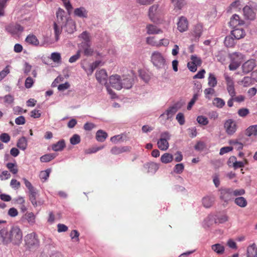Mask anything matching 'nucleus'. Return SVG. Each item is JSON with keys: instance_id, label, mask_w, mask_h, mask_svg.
<instances>
[{"instance_id": "f257e3e1", "label": "nucleus", "mask_w": 257, "mask_h": 257, "mask_svg": "<svg viewBox=\"0 0 257 257\" xmlns=\"http://www.w3.org/2000/svg\"><path fill=\"white\" fill-rule=\"evenodd\" d=\"M229 58L230 63L229 65L230 70L234 71L236 70L243 61L245 56L240 52H233L229 55Z\"/></svg>"}, {"instance_id": "f03ea898", "label": "nucleus", "mask_w": 257, "mask_h": 257, "mask_svg": "<svg viewBox=\"0 0 257 257\" xmlns=\"http://www.w3.org/2000/svg\"><path fill=\"white\" fill-rule=\"evenodd\" d=\"M10 242L15 245H19L22 241L23 232L18 226H13L10 230Z\"/></svg>"}, {"instance_id": "7ed1b4c3", "label": "nucleus", "mask_w": 257, "mask_h": 257, "mask_svg": "<svg viewBox=\"0 0 257 257\" xmlns=\"http://www.w3.org/2000/svg\"><path fill=\"white\" fill-rule=\"evenodd\" d=\"M151 62L157 69L164 68L166 65V59L163 55L159 51H154L151 56Z\"/></svg>"}, {"instance_id": "20e7f679", "label": "nucleus", "mask_w": 257, "mask_h": 257, "mask_svg": "<svg viewBox=\"0 0 257 257\" xmlns=\"http://www.w3.org/2000/svg\"><path fill=\"white\" fill-rule=\"evenodd\" d=\"M231 191L232 188H221L219 190L220 199L226 204L228 203L233 198Z\"/></svg>"}, {"instance_id": "39448f33", "label": "nucleus", "mask_w": 257, "mask_h": 257, "mask_svg": "<svg viewBox=\"0 0 257 257\" xmlns=\"http://www.w3.org/2000/svg\"><path fill=\"white\" fill-rule=\"evenodd\" d=\"M20 221L23 223H27L32 226L36 224V216L32 212H27L22 216Z\"/></svg>"}, {"instance_id": "423d86ee", "label": "nucleus", "mask_w": 257, "mask_h": 257, "mask_svg": "<svg viewBox=\"0 0 257 257\" xmlns=\"http://www.w3.org/2000/svg\"><path fill=\"white\" fill-rule=\"evenodd\" d=\"M223 76L226 83V89L228 93L230 96H235L236 92L233 78L229 76L227 73H224Z\"/></svg>"}, {"instance_id": "0eeeda50", "label": "nucleus", "mask_w": 257, "mask_h": 257, "mask_svg": "<svg viewBox=\"0 0 257 257\" xmlns=\"http://www.w3.org/2000/svg\"><path fill=\"white\" fill-rule=\"evenodd\" d=\"M25 242L29 247L37 245L39 243V239L37 234L34 232L28 234L25 236Z\"/></svg>"}, {"instance_id": "6e6552de", "label": "nucleus", "mask_w": 257, "mask_h": 257, "mask_svg": "<svg viewBox=\"0 0 257 257\" xmlns=\"http://www.w3.org/2000/svg\"><path fill=\"white\" fill-rule=\"evenodd\" d=\"M180 107L181 105L179 103H175L173 106H170L168 109H167L164 113L161 115L160 117L166 116V119L168 120L173 117V116Z\"/></svg>"}, {"instance_id": "1a4fd4ad", "label": "nucleus", "mask_w": 257, "mask_h": 257, "mask_svg": "<svg viewBox=\"0 0 257 257\" xmlns=\"http://www.w3.org/2000/svg\"><path fill=\"white\" fill-rule=\"evenodd\" d=\"M224 127L228 135H232L236 131L237 125L235 122L232 119H229L225 121Z\"/></svg>"}, {"instance_id": "9d476101", "label": "nucleus", "mask_w": 257, "mask_h": 257, "mask_svg": "<svg viewBox=\"0 0 257 257\" xmlns=\"http://www.w3.org/2000/svg\"><path fill=\"white\" fill-rule=\"evenodd\" d=\"M109 81L110 85L113 88L118 90L122 89V85L120 84L121 77L119 75L115 74L110 76Z\"/></svg>"}, {"instance_id": "9b49d317", "label": "nucleus", "mask_w": 257, "mask_h": 257, "mask_svg": "<svg viewBox=\"0 0 257 257\" xmlns=\"http://www.w3.org/2000/svg\"><path fill=\"white\" fill-rule=\"evenodd\" d=\"M134 83V78L130 75H123L121 77V85L122 88L130 89L132 88Z\"/></svg>"}, {"instance_id": "f8f14e48", "label": "nucleus", "mask_w": 257, "mask_h": 257, "mask_svg": "<svg viewBox=\"0 0 257 257\" xmlns=\"http://www.w3.org/2000/svg\"><path fill=\"white\" fill-rule=\"evenodd\" d=\"M256 9H253L251 5L245 6L243 9L244 16L249 20H254L255 17Z\"/></svg>"}, {"instance_id": "ddd939ff", "label": "nucleus", "mask_w": 257, "mask_h": 257, "mask_svg": "<svg viewBox=\"0 0 257 257\" xmlns=\"http://www.w3.org/2000/svg\"><path fill=\"white\" fill-rule=\"evenodd\" d=\"M256 66V63L255 60L253 59H249L244 63L242 65V72L244 74H247L254 69Z\"/></svg>"}, {"instance_id": "4468645a", "label": "nucleus", "mask_w": 257, "mask_h": 257, "mask_svg": "<svg viewBox=\"0 0 257 257\" xmlns=\"http://www.w3.org/2000/svg\"><path fill=\"white\" fill-rule=\"evenodd\" d=\"M95 77L99 83L104 85L107 84V74L105 70L101 69L97 71L95 73Z\"/></svg>"}, {"instance_id": "2eb2a0df", "label": "nucleus", "mask_w": 257, "mask_h": 257, "mask_svg": "<svg viewBox=\"0 0 257 257\" xmlns=\"http://www.w3.org/2000/svg\"><path fill=\"white\" fill-rule=\"evenodd\" d=\"M131 147L129 146H114L110 150V153L113 155H118L123 153L130 152Z\"/></svg>"}, {"instance_id": "dca6fc26", "label": "nucleus", "mask_w": 257, "mask_h": 257, "mask_svg": "<svg viewBox=\"0 0 257 257\" xmlns=\"http://www.w3.org/2000/svg\"><path fill=\"white\" fill-rule=\"evenodd\" d=\"M188 28V22L186 18L182 16L177 23V29L181 33L186 31Z\"/></svg>"}, {"instance_id": "f3484780", "label": "nucleus", "mask_w": 257, "mask_h": 257, "mask_svg": "<svg viewBox=\"0 0 257 257\" xmlns=\"http://www.w3.org/2000/svg\"><path fill=\"white\" fill-rule=\"evenodd\" d=\"M158 7L159 6L158 5H154L149 8L148 16L152 22H155L158 20Z\"/></svg>"}, {"instance_id": "a211bd4d", "label": "nucleus", "mask_w": 257, "mask_h": 257, "mask_svg": "<svg viewBox=\"0 0 257 257\" xmlns=\"http://www.w3.org/2000/svg\"><path fill=\"white\" fill-rule=\"evenodd\" d=\"M10 233L5 228L0 230V240L4 244H8L10 242Z\"/></svg>"}, {"instance_id": "6ab92c4d", "label": "nucleus", "mask_w": 257, "mask_h": 257, "mask_svg": "<svg viewBox=\"0 0 257 257\" xmlns=\"http://www.w3.org/2000/svg\"><path fill=\"white\" fill-rule=\"evenodd\" d=\"M242 24H243V21L240 20L239 16L236 14H234L232 16L229 22V26L233 28H235L237 26Z\"/></svg>"}, {"instance_id": "aec40b11", "label": "nucleus", "mask_w": 257, "mask_h": 257, "mask_svg": "<svg viewBox=\"0 0 257 257\" xmlns=\"http://www.w3.org/2000/svg\"><path fill=\"white\" fill-rule=\"evenodd\" d=\"M231 35L235 39L239 40L245 36V33L242 29L236 28L231 31Z\"/></svg>"}, {"instance_id": "412c9836", "label": "nucleus", "mask_w": 257, "mask_h": 257, "mask_svg": "<svg viewBox=\"0 0 257 257\" xmlns=\"http://www.w3.org/2000/svg\"><path fill=\"white\" fill-rule=\"evenodd\" d=\"M66 147L65 142L64 140H61L52 145V149L55 152L61 151Z\"/></svg>"}, {"instance_id": "4be33fe9", "label": "nucleus", "mask_w": 257, "mask_h": 257, "mask_svg": "<svg viewBox=\"0 0 257 257\" xmlns=\"http://www.w3.org/2000/svg\"><path fill=\"white\" fill-rule=\"evenodd\" d=\"M37 194L35 190L29 192V198L34 207H37L38 205H40L43 203L39 201H37Z\"/></svg>"}, {"instance_id": "5701e85b", "label": "nucleus", "mask_w": 257, "mask_h": 257, "mask_svg": "<svg viewBox=\"0 0 257 257\" xmlns=\"http://www.w3.org/2000/svg\"><path fill=\"white\" fill-rule=\"evenodd\" d=\"M247 257H257V248L256 245L253 243L247 248Z\"/></svg>"}, {"instance_id": "b1692460", "label": "nucleus", "mask_w": 257, "mask_h": 257, "mask_svg": "<svg viewBox=\"0 0 257 257\" xmlns=\"http://www.w3.org/2000/svg\"><path fill=\"white\" fill-rule=\"evenodd\" d=\"M26 42L31 45L38 46L39 44V41L37 37L33 34H30L27 36L25 39Z\"/></svg>"}, {"instance_id": "393cba45", "label": "nucleus", "mask_w": 257, "mask_h": 257, "mask_svg": "<svg viewBox=\"0 0 257 257\" xmlns=\"http://www.w3.org/2000/svg\"><path fill=\"white\" fill-rule=\"evenodd\" d=\"M158 148L162 151H166L169 148V143L166 139L160 138L157 143Z\"/></svg>"}, {"instance_id": "a878e982", "label": "nucleus", "mask_w": 257, "mask_h": 257, "mask_svg": "<svg viewBox=\"0 0 257 257\" xmlns=\"http://www.w3.org/2000/svg\"><path fill=\"white\" fill-rule=\"evenodd\" d=\"M217 84V80L215 74L209 73L208 77V85L209 87H215Z\"/></svg>"}, {"instance_id": "bb28decb", "label": "nucleus", "mask_w": 257, "mask_h": 257, "mask_svg": "<svg viewBox=\"0 0 257 257\" xmlns=\"http://www.w3.org/2000/svg\"><path fill=\"white\" fill-rule=\"evenodd\" d=\"M228 162L229 163H231V162H232V166L235 169H236L239 168L243 167L244 166L243 162L237 161L236 158L235 157H230L229 159Z\"/></svg>"}, {"instance_id": "cd10ccee", "label": "nucleus", "mask_w": 257, "mask_h": 257, "mask_svg": "<svg viewBox=\"0 0 257 257\" xmlns=\"http://www.w3.org/2000/svg\"><path fill=\"white\" fill-rule=\"evenodd\" d=\"M107 134L105 132L99 130L96 132V139L98 142H103L107 138Z\"/></svg>"}, {"instance_id": "c85d7f7f", "label": "nucleus", "mask_w": 257, "mask_h": 257, "mask_svg": "<svg viewBox=\"0 0 257 257\" xmlns=\"http://www.w3.org/2000/svg\"><path fill=\"white\" fill-rule=\"evenodd\" d=\"M74 14L80 18H87V12L83 7L77 8L74 10Z\"/></svg>"}, {"instance_id": "c756f323", "label": "nucleus", "mask_w": 257, "mask_h": 257, "mask_svg": "<svg viewBox=\"0 0 257 257\" xmlns=\"http://www.w3.org/2000/svg\"><path fill=\"white\" fill-rule=\"evenodd\" d=\"M146 29L147 30V34L149 35L157 34L162 32L161 30L160 29H158L156 26L151 24L147 25L146 27Z\"/></svg>"}, {"instance_id": "7c9ffc66", "label": "nucleus", "mask_w": 257, "mask_h": 257, "mask_svg": "<svg viewBox=\"0 0 257 257\" xmlns=\"http://www.w3.org/2000/svg\"><path fill=\"white\" fill-rule=\"evenodd\" d=\"M245 134L248 137L257 135V124L249 126L245 131Z\"/></svg>"}, {"instance_id": "2f4dec72", "label": "nucleus", "mask_w": 257, "mask_h": 257, "mask_svg": "<svg viewBox=\"0 0 257 257\" xmlns=\"http://www.w3.org/2000/svg\"><path fill=\"white\" fill-rule=\"evenodd\" d=\"M160 160L163 163L168 164L173 161V156L171 154L166 153L162 155Z\"/></svg>"}, {"instance_id": "473e14b6", "label": "nucleus", "mask_w": 257, "mask_h": 257, "mask_svg": "<svg viewBox=\"0 0 257 257\" xmlns=\"http://www.w3.org/2000/svg\"><path fill=\"white\" fill-rule=\"evenodd\" d=\"M214 198L212 197L207 196L205 197L202 199V203L204 207L209 208L211 207L214 202Z\"/></svg>"}, {"instance_id": "72a5a7b5", "label": "nucleus", "mask_w": 257, "mask_h": 257, "mask_svg": "<svg viewBox=\"0 0 257 257\" xmlns=\"http://www.w3.org/2000/svg\"><path fill=\"white\" fill-rule=\"evenodd\" d=\"M17 146L22 150H25L27 147V141L25 137H22L19 139Z\"/></svg>"}, {"instance_id": "f704fd0d", "label": "nucleus", "mask_w": 257, "mask_h": 257, "mask_svg": "<svg viewBox=\"0 0 257 257\" xmlns=\"http://www.w3.org/2000/svg\"><path fill=\"white\" fill-rule=\"evenodd\" d=\"M235 203L240 207H245L247 204L246 200L243 197H238L235 199Z\"/></svg>"}, {"instance_id": "c9c22d12", "label": "nucleus", "mask_w": 257, "mask_h": 257, "mask_svg": "<svg viewBox=\"0 0 257 257\" xmlns=\"http://www.w3.org/2000/svg\"><path fill=\"white\" fill-rule=\"evenodd\" d=\"M211 248L214 251L216 252L217 254H222L224 251V246L219 243H217L212 245L211 246Z\"/></svg>"}, {"instance_id": "e433bc0d", "label": "nucleus", "mask_w": 257, "mask_h": 257, "mask_svg": "<svg viewBox=\"0 0 257 257\" xmlns=\"http://www.w3.org/2000/svg\"><path fill=\"white\" fill-rule=\"evenodd\" d=\"M224 43L227 47H232L235 45V41L231 36H227L225 38Z\"/></svg>"}, {"instance_id": "4c0bfd02", "label": "nucleus", "mask_w": 257, "mask_h": 257, "mask_svg": "<svg viewBox=\"0 0 257 257\" xmlns=\"http://www.w3.org/2000/svg\"><path fill=\"white\" fill-rule=\"evenodd\" d=\"M139 76L145 82H148L150 80L151 77L148 72L145 70H140L139 71Z\"/></svg>"}, {"instance_id": "58836bf2", "label": "nucleus", "mask_w": 257, "mask_h": 257, "mask_svg": "<svg viewBox=\"0 0 257 257\" xmlns=\"http://www.w3.org/2000/svg\"><path fill=\"white\" fill-rule=\"evenodd\" d=\"M239 84L243 87H248L252 84L251 78L245 76L239 82Z\"/></svg>"}, {"instance_id": "ea45409f", "label": "nucleus", "mask_w": 257, "mask_h": 257, "mask_svg": "<svg viewBox=\"0 0 257 257\" xmlns=\"http://www.w3.org/2000/svg\"><path fill=\"white\" fill-rule=\"evenodd\" d=\"M56 157L54 154H47L42 156L40 158V161L42 162H48Z\"/></svg>"}, {"instance_id": "a19ab883", "label": "nucleus", "mask_w": 257, "mask_h": 257, "mask_svg": "<svg viewBox=\"0 0 257 257\" xmlns=\"http://www.w3.org/2000/svg\"><path fill=\"white\" fill-rule=\"evenodd\" d=\"M213 104L218 108H222L225 105V101L220 98L216 97L213 100Z\"/></svg>"}, {"instance_id": "79ce46f5", "label": "nucleus", "mask_w": 257, "mask_h": 257, "mask_svg": "<svg viewBox=\"0 0 257 257\" xmlns=\"http://www.w3.org/2000/svg\"><path fill=\"white\" fill-rule=\"evenodd\" d=\"M175 9L181 10L185 5L184 0H171Z\"/></svg>"}, {"instance_id": "37998d69", "label": "nucleus", "mask_w": 257, "mask_h": 257, "mask_svg": "<svg viewBox=\"0 0 257 257\" xmlns=\"http://www.w3.org/2000/svg\"><path fill=\"white\" fill-rule=\"evenodd\" d=\"M51 59L55 63H60L61 62V57L59 53L53 52L51 54Z\"/></svg>"}, {"instance_id": "c03bdc74", "label": "nucleus", "mask_w": 257, "mask_h": 257, "mask_svg": "<svg viewBox=\"0 0 257 257\" xmlns=\"http://www.w3.org/2000/svg\"><path fill=\"white\" fill-rule=\"evenodd\" d=\"M54 30L56 41L59 40V36L62 32L61 27L59 26L55 22L54 23Z\"/></svg>"}, {"instance_id": "a18cd8bd", "label": "nucleus", "mask_w": 257, "mask_h": 257, "mask_svg": "<svg viewBox=\"0 0 257 257\" xmlns=\"http://www.w3.org/2000/svg\"><path fill=\"white\" fill-rule=\"evenodd\" d=\"M7 167L10 171L14 174H17L18 172L17 166L16 164L9 163L7 164Z\"/></svg>"}, {"instance_id": "49530a36", "label": "nucleus", "mask_w": 257, "mask_h": 257, "mask_svg": "<svg viewBox=\"0 0 257 257\" xmlns=\"http://www.w3.org/2000/svg\"><path fill=\"white\" fill-rule=\"evenodd\" d=\"M80 141V137L77 134H74L70 139V142L73 145H76L79 144Z\"/></svg>"}, {"instance_id": "de8ad7c7", "label": "nucleus", "mask_w": 257, "mask_h": 257, "mask_svg": "<svg viewBox=\"0 0 257 257\" xmlns=\"http://www.w3.org/2000/svg\"><path fill=\"white\" fill-rule=\"evenodd\" d=\"M122 134L114 136L110 138V141L114 144H117L123 141Z\"/></svg>"}, {"instance_id": "09e8293b", "label": "nucleus", "mask_w": 257, "mask_h": 257, "mask_svg": "<svg viewBox=\"0 0 257 257\" xmlns=\"http://www.w3.org/2000/svg\"><path fill=\"white\" fill-rule=\"evenodd\" d=\"M50 172L51 170L49 169L41 171L40 174V179L43 180V181H46L49 178Z\"/></svg>"}, {"instance_id": "8fccbe9b", "label": "nucleus", "mask_w": 257, "mask_h": 257, "mask_svg": "<svg viewBox=\"0 0 257 257\" xmlns=\"http://www.w3.org/2000/svg\"><path fill=\"white\" fill-rule=\"evenodd\" d=\"M84 54L85 56H91L93 53V49H92L88 43L85 44L84 47Z\"/></svg>"}, {"instance_id": "3c124183", "label": "nucleus", "mask_w": 257, "mask_h": 257, "mask_svg": "<svg viewBox=\"0 0 257 257\" xmlns=\"http://www.w3.org/2000/svg\"><path fill=\"white\" fill-rule=\"evenodd\" d=\"M80 234L79 233V232L76 230H73L72 231H71V233H70V236L71 238V239L73 241H76V242H79V236Z\"/></svg>"}, {"instance_id": "603ef678", "label": "nucleus", "mask_w": 257, "mask_h": 257, "mask_svg": "<svg viewBox=\"0 0 257 257\" xmlns=\"http://www.w3.org/2000/svg\"><path fill=\"white\" fill-rule=\"evenodd\" d=\"M104 148L103 146L97 147H93L91 148H89L85 150V154H90L92 153H95L97 151L102 150Z\"/></svg>"}, {"instance_id": "864d4df0", "label": "nucleus", "mask_w": 257, "mask_h": 257, "mask_svg": "<svg viewBox=\"0 0 257 257\" xmlns=\"http://www.w3.org/2000/svg\"><path fill=\"white\" fill-rule=\"evenodd\" d=\"M197 121L199 124L203 125H207L209 122L207 118L202 115L198 116L197 118Z\"/></svg>"}, {"instance_id": "5fc2aeb1", "label": "nucleus", "mask_w": 257, "mask_h": 257, "mask_svg": "<svg viewBox=\"0 0 257 257\" xmlns=\"http://www.w3.org/2000/svg\"><path fill=\"white\" fill-rule=\"evenodd\" d=\"M191 61L195 65L197 66H200L202 64V60L200 58L198 57L196 55H192L191 56Z\"/></svg>"}, {"instance_id": "6e6d98bb", "label": "nucleus", "mask_w": 257, "mask_h": 257, "mask_svg": "<svg viewBox=\"0 0 257 257\" xmlns=\"http://www.w3.org/2000/svg\"><path fill=\"white\" fill-rule=\"evenodd\" d=\"M184 169V166L182 163L176 164L174 168V171L177 174H181Z\"/></svg>"}, {"instance_id": "4d7b16f0", "label": "nucleus", "mask_w": 257, "mask_h": 257, "mask_svg": "<svg viewBox=\"0 0 257 257\" xmlns=\"http://www.w3.org/2000/svg\"><path fill=\"white\" fill-rule=\"evenodd\" d=\"M149 171L156 172L159 168V166L156 163H151L149 164Z\"/></svg>"}, {"instance_id": "13d9d810", "label": "nucleus", "mask_w": 257, "mask_h": 257, "mask_svg": "<svg viewBox=\"0 0 257 257\" xmlns=\"http://www.w3.org/2000/svg\"><path fill=\"white\" fill-rule=\"evenodd\" d=\"M34 83V81L31 77L26 78L25 82V86L27 88H30L32 87Z\"/></svg>"}, {"instance_id": "bf43d9fd", "label": "nucleus", "mask_w": 257, "mask_h": 257, "mask_svg": "<svg viewBox=\"0 0 257 257\" xmlns=\"http://www.w3.org/2000/svg\"><path fill=\"white\" fill-rule=\"evenodd\" d=\"M232 194L233 196H240L245 194V192L243 189L233 190L232 188Z\"/></svg>"}, {"instance_id": "052dcab7", "label": "nucleus", "mask_w": 257, "mask_h": 257, "mask_svg": "<svg viewBox=\"0 0 257 257\" xmlns=\"http://www.w3.org/2000/svg\"><path fill=\"white\" fill-rule=\"evenodd\" d=\"M249 113V109L246 108H242L238 110V114L241 117H245Z\"/></svg>"}, {"instance_id": "680f3d73", "label": "nucleus", "mask_w": 257, "mask_h": 257, "mask_svg": "<svg viewBox=\"0 0 257 257\" xmlns=\"http://www.w3.org/2000/svg\"><path fill=\"white\" fill-rule=\"evenodd\" d=\"M176 119L180 125H183L185 123V117L183 113L179 112L176 115Z\"/></svg>"}, {"instance_id": "e2e57ef3", "label": "nucleus", "mask_w": 257, "mask_h": 257, "mask_svg": "<svg viewBox=\"0 0 257 257\" xmlns=\"http://www.w3.org/2000/svg\"><path fill=\"white\" fill-rule=\"evenodd\" d=\"M147 43L149 44L152 46H155L157 47L158 42L157 41L155 40L154 37H149L147 38L146 40Z\"/></svg>"}, {"instance_id": "0e129e2a", "label": "nucleus", "mask_w": 257, "mask_h": 257, "mask_svg": "<svg viewBox=\"0 0 257 257\" xmlns=\"http://www.w3.org/2000/svg\"><path fill=\"white\" fill-rule=\"evenodd\" d=\"M9 73V66H7L0 72V81L3 79Z\"/></svg>"}, {"instance_id": "69168bd1", "label": "nucleus", "mask_w": 257, "mask_h": 257, "mask_svg": "<svg viewBox=\"0 0 257 257\" xmlns=\"http://www.w3.org/2000/svg\"><path fill=\"white\" fill-rule=\"evenodd\" d=\"M202 27L201 26H196L195 29L194 30L195 36L199 38L202 34Z\"/></svg>"}, {"instance_id": "338daca9", "label": "nucleus", "mask_w": 257, "mask_h": 257, "mask_svg": "<svg viewBox=\"0 0 257 257\" xmlns=\"http://www.w3.org/2000/svg\"><path fill=\"white\" fill-rule=\"evenodd\" d=\"M10 139V136L7 133H3L0 136V140L5 143H8Z\"/></svg>"}, {"instance_id": "774afa93", "label": "nucleus", "mask_w": 257, "mask_h": 257, "mask_svg": "<svg viewBox=\"0 0 257 257\" xmlns=\"http://www.w3.org/2000/svg\"><path fill=\"white\" fill-rule=\"evenodd\" d=\"M169 44V40L168 39H162L158 42L157 47L161 46L167 47Z\"/></svg>"}]
</instances>
